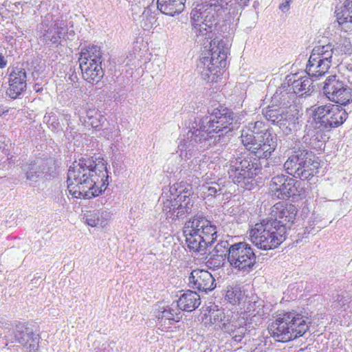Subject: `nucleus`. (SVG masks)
<instances>
[{
    "label": "nucleus",
    "instance_id": "1",
    "mask_svg": "<svg viewBox=\"0 0 352 352\" xmlns=\"http://www.w3.org/2000/svg\"><path fill=\"white\" fill-rule=\"evenodd\" d=\"M231 0H205L190 12L192 31L197 36H205L210 49L202 52L198 67L201 78L208 82H217L227 65L230 50L228 36L232 34L230 20Z\"/></svg>",
    "mask_w": 352,
    "mask_h": 352
},
{
    "label": "nucleus",
    "instance_id": "2",
    "mask_svg": "<svg viewBox=\"0 0 352 352\" xmlns=\"http://www.w3.org/2000/svg\"><path fill=\"white\" fill-rule=\"evenodd\" d=\"M107 163L96 154L78 155L67 172V189L77 199H90L102 195L109 186Z\"/></svg>",
    "mask_w": 352,
    "mask_h": 352
},
{
    "label": "nucleus",
    "instance_id": "3",
    "mask_svg": "<svg viewBox=\"0 0 352 352\" xmlns=\"http://www.w3.org/2000/svg\"><path fill=\"white\" fill-rule=\"evenodd\" d=\"M298 209L292 204L278 202L272 208L271 217L255 224L251 230L253 244L262 250H274L287 239L294 223Z\"/></svg>",
    "mask_w": 352,
    "mask_h": 352
},
{
    "label": "nucleus",
    "instance_id": "4",
    "mask_svg": "<svg viewBox=\"0 0 352 352\" xmlns=\"http://www.w3.org/2000/svg\"><path fill=\"white\" fill-rule=\"evenodd\" d=\"M241 116L225 104L215 102L206 113H197L191 122L195 127L209 136L208 141L219 145L226 144L233 131L241 124Z\"/></svg>",
    "mask_w": 352,
    "mask_h": 352
},
{
    "label": "nucleus",
    "instance_id": "5",
    "mask_svg": "<svg viewBox=\"0 0 352 352\" xmlns=\"http://www.w3.org/2000/svg\"><path fill=\"white\" fill-rule=\"evenodd\" d=\"M255 149L251 152L241 153L230 161L228 173L229 178L238 186L248 190H252L256 185L255 177L261 174V160L268 161L276 148L270 144L260 143L255 145ZM269 162L265 167H269Z\"/></svg>",
    "mask_w": 352,
    "mask_h": 352
},
{
    "label": "nucleus",
    "instance_id": "6",
    "mask_svg": "<svg viewBox=\"0 0 352 352\" xmlns=\"http://www.w3.org/2000/svg\"><path fill=\"white\" fill-rule=\"evenodd\" d=\"M179 179L169 186L162 189L160 201L162 202V211L166 219L172 221L182 220L188 216L195 201L192 180Z\"/></svg>",
    "mask_w": 352,
    "mask_h": 352
},
{
    "label": "nucleus",
    "instance_id": "7",
    "mask_svg": "<svg viewBox=\"0 0 352 352\" xmlns=\"http://www.w3.org/2000/svg\"><path fill=\"white\" fill-rule=\"evenodd\" d=\"M184 235L190 252L204 254L217 238L216 226L204 214H197L185 223Z\"/></svg>",
    "mask_w": 352,
    "mask_h": 352
},
{
    "label": "nucleus",
    "instance_id": "8",
    "mask_svg": "<svg viewBox=\"0 0 352 352\" xmlns=\"http://www.w3.org/2000/svg\"><path fill=\"white\" fill-rule=\"evenodd\" d=\"M322 161L313 151L302 144H296L287 154V160L283 167L289 175L301 180H310L319 173Z\"/></svg>",
    "mask_w": 352,
    "mask_h": 352
},
{
    "label": "nucleus",
    "instance_id": "9",
    "mask_svg": "<svg viewBox=\"0 0 352 352\" xmlns=\"http://www.w3.org/2000/svg\"><path fill=\"white\" fill-rule=\"evenodd\" d=\"M311 320L295 310L278 314L268 327L278 342H287L303 336L309 329Z\"/></svg>",
    "mask_w": 352,
    "mask_h": 352
},
{
    "label": "nucleus",
    "instance_id": "10",
    "mask_svg": "<svg viewBox=\"0 0 352 352\" xmlns=\"http://www.w3.org/2000/svg\"><path fill=\"white\" fill-rule=\"evenodd\" d=\"M312 108L311 126L327 132L342 126L349 116L345 109L336 104L315 105Z\"/></svg>",
    "mask_w": 352,
    "mask_h": 352
},
{
    "label": "nucleus",
    "instance_id": "11",
    "mask_svg": "<svg viewBox=\"0 0 352 352\" xmlns=\"http://www.w3.org/2000/svg\"><path fill=\"white\" fill-rule=\"evenodd\" d=\"M12 343L18 344L24 352H38L41 341L39 327L32 321L16 320L12 324Z\"/></svg>",
    "mask_w": 352,
    "mask_h": 352
},
{
    "label": "nucleus",
    "instance_id": "12",
    "mask_svg": "<svg viewBox=\"0 0 352 352\" xmlns=\"http://www.w3.org/2000/svg\"><path fill=\"white\" fill-rule=\"evenodd\" d=\"M294 177L283 173L273 177L270 182L272 195L281 200L305 198L308 193L307 184L305 180H297Z\"/></svg>",
    "mask_w": 352,
    "mask_h": 352
},
{
    "label": "nucleus",
    "instance_id": "13",
    "mask_svg": "<svg viewBox=\"0 0 352 352\" xmlns=\"http://www.w3.org/2000/svg\"><path fill=\"white\" fill-rule=\"evenodd\" d=\"M189 131L187 133V140H184L183 143L178 146L180 150V156L182 159L190 160L195 157H201L203 152L211 147L219 145L217 142H210L209 136L200 131L198 127L190 122L188 126Z\"/></svg>",
    "mask_w": 352,
    "mask_h": 352
},
{
    "label": "nucleus",
    "instance_id": "14",
    "mask_svg": "<svg viewBox=\"0 0 352 352\" xmlns=\"http://www.w3.org/2000/svg\"><path fill=\"white\" fill-rule=\"evenodd\" d=\"M24 177L30 186L42 179H51L57 175L55 161L52 158H36L21 164Z\"/></svg>",
    "mask_w": 352,
    "mask_h": 352
},
{
    "label": "nucleus",
    "instance_id": "15",
    "mask_svg": "<svg viewBox=\"0 0 352 352\" xmlns=\"http://www.w3.org/2000/svg\"><path fill=\"white\" fill-rule=\"evenodd\" d=\"M265 119L272 124L278 126L285 134L289 135L300 130L298 111L296 109L274 108L267 107L262 110Z\"/></svg>",
    "mask_w": 352,
    "mask_h": 352
},
{
    "label": "nucleus",
    "instance_id": "16",
    "mask_svg": "<svg viewBox=\"0 0 352 352\" xmlns=\"http://www.w3.org/2000/svg\"><path fill=\"white\" fill-rule=\"evenodd\" d=\"M333 54L336 55V52L333 45L330 43L315 46L307 64V74L316 79L324 76L331 66Z\"/></svg>",
    "mask_w": 352,
    "mask_h": 352
},
{
    "label": "nucleus",
    "instance_id": "17",
    "mask_svg": "<svg viewBox=\"0 0 352 352\" xmlns=\"http://www.w3.org/2000/svg\"><path fill=\"white\" fill-rule=\"evenodd\" d=\"M228 263L231 267L243 273L251 272L256 263V256L252 245L245 241L234 243Z\"/></svg>",
    "mask_w": 352,
    "mask_h": 352
},
{
    "label": "nucleus",
    "instance_id": "18",
    "mask_svg": "<svg viewBox=\"0 0 352 352\" xmlns=\"http://www.w3.org/2000/svg\"><path fill=\"white\" fill-rule=\"evenodd\" d=\"M324 96L336 104L346 106L352 102V88L336 75L329 76L323 82Z\"/></svg>",
    "mask_w": 352,
    "mask_h": 352
},
{
    "label": "nucleus",
    "instance_id": "19",
    "mask_svg": "<svg viewBox=\"0 0 352 352\" xmlns=\"http://www.w3.org/2000/svg\"><path fill=\"white\" fill-rule=\"evenodd\" d=\"M80 120L85 126L101 131V135L107 140L113 139L116 135L113 133L117 131L116 124H110L98 109H89L86 111L85 116H80Z\"/></svg>",
    "mask_w": 352,
    "mask_h": 352
},
{
    "label": "nucleus",
    "instance_id": "20",
    "mask_svg": "<svg viewBox=\"0 0 352 352\" xmlns=\"http://www.w3.org/2000/svg\"><path fill=\"white\" fill-rule=\"evenodd\" d=\"M8 87L6 94L11 99L22 98L27 89V73L19 66H10L7 69Z\"/></svg>",
    "mask_w": 352,
    "mask_h": 352
},
{
    "label": "nucleus",
    "instance_id": "21",
    "mask_svg": "<svg viewBox=\"0 0 352 352\" xmlns=\"http://www.w3.org/2000/svg\"><path fill=\"white\" fill-rule=\"evenodd\" d=\"M188 285L198 292L208 294L216 287L215 279L212 275L204 270L196 269L191 272L188 277Z\"/></svg>",
    "mask_w": 352,
    "mask_h": 352
},
{
    "label": "nucleus",
    "instance_id": "22",
    "mask_svg": "<svg viewBox=\"0 0 352 352\" xmlns=\"http://www.w3.org/2000/svg\"><path fill=\"white\" fill-rule=\"evenodd\" d=\"M67 22L66 20L57 19L49 26L43 34V39L49 47H57L63 44V39H65V33L67 30Z\"/></svg>",
    "mask_w": 352,
    "mask_h": 352
},
{
    "label": "nucleus",
    "instance_id": "23",
    "mask_svg": "<svg viewBox=\"0 0 352 352\" xmlns=\"http://www.w3.org/2000/svg\"><path fill=\"white\" fill-rule=\"evenodd\" d=\"M326 132L324 130L311 126V129H309L302 138L305 144L303 146L310 151H324L327 139H328Z\"/></svg>",
    "mask_w": 352,
    "mask_h": 352
},
{
    "label": "nucleus",
    "instance_id": "24",
    "mask_svg": "<svg viewBox=\"0 0 352 352\" xmlns=\"http://www.w3.org/2000/svg\"><path fill=\"white\" fill-rule=\"evenodd\" d=\"M91 61L92 63L82 61V63L80 64V68L84 80L94 85L102 79L104 72L102 67V62Z\"/></svg>",
    "mask_w": 352,
    "mask_h": 352
},
{
    "label": "nucleus",
    "instance_id": "25",
    "mask_svg": "<svg viewBox=\"0 0 352 352\" xmlns=\"http://www.w3.org/2000/svg\"><path fill=\"white\" fill-rule=\"evenodd\" d=\"M182 318V315L179 310L176 311L170 307H167L158 311L156 315V322L159 329L162 331H167L171 328L174 322L180 321Z\"/></svg>",
    "mask_w": 352,
    "mask_h": 352
},
{
    "label": "nucleus",
    "instance_id": "26",
    "mask_svg": "<svg viewBox=\"0 0 352 352\" xmlns=\"http://www.w3.org/2000/svg\"><path fill=\"white\" fill-rule=\"evenodd\" d=\"M201 304L200 295L196 291L188 289L179 296L177 300L179 310L192 312L197 309Z\"/></svg>",
    "mask_w": 352,
    "mask_h": 352
},
{
    "label": "nucleus",
    "instance_id": "27",
    "mask_svg": "<svg viewBox=\"0 0 352 352\" xmlns=\"http://www.w3.org/2000/svg\"><path fill=\"white\" fill-rule=\"evenodd\" d=\"M296 96L295 91L289 89H281L278 87L273 96L272 97V105L268 107H274V108H282L283 109H289L294 103Z\"/></svg>",
    "mask_w": 352,
    "mask_h": 352
},
{
    "label": "nucleus",
    "instance_id": "28",
    "mask_svg": "<svg viewBox=\"0 0 352 352\" xmlns=\"http://www.w3.org/2000/svg\"><path fill=\"white\" fill-rule=\"evenodd\" d=\"M186 0H157V10L162 14L175 16L185 9Z\"/></svg>",
    "mask_w": 352,
    "mask_h": 352
},
{
    "label": "nucleus",
    "instance_id": "29",
    "mask_svg": "<svg viewBox=\"0 0 352 352\" xmlns=\"http://www.w3.org/2000/svg\"><path fill=\"white\" fill-rule=\"evenodd\" d=\"M213 314L214 312L210 314V319L212 320V318L213 317L214 323H217V322H221L219 327L223 331L229 333L230 336H232V338L235 342H239L242 340L245 336V333L241 331L240 333L239 327H237L236 325H234L231 322H223L221 315L223 314V313L222 311L217 310V314L215 315Z\"/></svg>",
    "mask_w": 352,
    "mask_h": 352
},
{
    "label": "nucleus",
    "instance_id": "30",
    "mask_svg": "<svg viewBox=\"0 0 352 352\" xmlns=\"http://www.w3.org/2000/svg\"><path fill=\"white\" fill-rule=\"evenodd\" d=\"M91 60L102 62V53L100 47L97 45L89 44L81 49L79 63H82V61L92 63Z\"/></svg>",
    "mask_w": 352,
    "mask_h": 352
},
{
    "label": "nucleus",
    "instance_id": "31",
    "mask_svg": "<svg viewBox=\"0 0 352 352\" xmlns=\"http://www.w3.org/2000/svg\"><path fill=\"white\" fill-rule=\"evenodd\" d=\"M312 78H316L309 76V77L304 76L297 79L293 90L295 91L296 97H307L311 95L315 87L313 85L314 80Z\"/></svg>",
    "mask_w": 352,
    "mask_h": 352
},
{
    "label": "nucleus",
    "instance_id": "32",
    "mask_svg": "<svg viewBox=\"0 0 352 352\" xmlns=\"http://www.w3.org/2000/svg\"><path fill=\"white\" fill-rule=\"evenodd\" d=\"M110 213L106 210H93L86 216L87 223L91 227L104 228L110 219Z\"/></svg>",
    "mask_w": 352,
    "mask_h": 352
},
{
    "label": "nucleus",
    "instance_id": "33",
    "mask_svg": "<svg viewBox=\"0 0 352 352\" xmlns=\"http://www.w3.org/2000/svg\"><path fill=\"white\" fill-rule=\"evenodd\" d=\"M261 311L263 312V309H259L256 314L252 313L248 315L249 318L247 317L246 321H245L244 326L239 327V333H241V331L245 333V334L248 332L250 333L252 330L255 329L253 324L254 323L256 326L261 322Z\"/></svg>",
    "mask_w": 352,
    "mask_h": 352
},
{
    "label": "nucleus",
    "instance_id": "34",
    "mask_svg": "<svg viewBox=\"0 0 352 352\" xmlns=\"http://www.w3.org/2000/svg\"><path fill=\"white\" fill-rule=\"evenodd\" d=\"M205 164L206 162L202 161V158L201 157H195V158L192 159L188 164V170L190 173H192V175H187V176L182 180L188 181V179H190L192 182L194 177L195 179H199L198 174H201L200 171Z\"/></svg>",
    "mask_w": 352,
    "mask_h": 352
},
{
    "label": "nucleus",
    "instance_id": "35",
    "mask_svg": "<svg viewBox=\"0 0 352 352\" xmlns=\"http://www.w3.org/2000/svg\"><path fill=\"white\" fill-rule=\"evenodd\" d=\"M232 241L233 238L227 235L226 239L219 240L213 249L214 253L222 254L223 256L226 257L228 262V254H230V251L234 243H232Z\"/></svg>",
    "mask_w": 352,
    "mask_h": 352
},
{
    "label": "nucleus",
    "instance_id": "36",
    "mask_svg": "<svg viewBox=\"0 0 352 352\" xmlns=\"http://www.w3.org/2000/svg\"><path fill=\"white\" fill-rule=\"evenodd\" d=\"M241 142L245 148L251 152V150L255 149V145L258 142L257 136L244 127L241 135Z\"/></svg>",
    "mask_w": 352,
    "mask_h": 352
},
{
    "label": "nucleus",
    "instance_id": "37",
    "mask_svg": "<svg viewBox=\"0 0 352 352\" xmlns=\"http://www.w3.org/2000/svg\"><path fill=\"white\" fill-rule=\"evenodd\" d=\"M207 258L206 265L214 270L223 267L227 260L226 257L223 256L222 254L214 253V250L209 253Z\"/></svg>",
    "mask_w": 352,
    "mask_h": 352
},
{
    "label": "nucleus",
    "instance_id": "38",
    "mask_svg": "<svg viewBox=\"0 0 352 352\" xmlns=\"http://www.w3.org/2000/svg\"><path fill=\"white\" fill-rule=\"evenodd\" d=\"M333 50L336 56L342 54L351 55L352 54V44L349 38L346 37L340 38L339 41L336 43V46L333 45Z\"/></svg>",
    "mask_w": 352,
    "mask_h": 352
},
{
    "label": "nucleus",
    "instance_id": "39",
    "mask_svg": "<svg viewBox=\"0 0 352 352\" xmlns=\"http://www.w3.org/2000/svg\"><path fill=\"white\" fill-rule=\"evenodd\" d=\"M44 122H46L48 127L54 132L63 131L60 128V124L58 116L54 113H47L44 116Z\"/></svg>",
    "mask_w": 352,
    "mask_h": 352
},
{
    "label": "nucleus",
    "instance_id": "40",
    "mask_svg": "<svg viewBox=\"0 0 352 352\" xmlns=\"http://www.w3.org/2000/svg\"><path fill=\"white\" fill-rule=\"evenodd\" d=\"M258 142L270 144L271 147L276 149L277 148V135L272 129L265 131V133L258 136Z\"/></svg>",
    "mask_w": 352,
    "mask_h": 352
},
{
    "label": "nucleus",
    "instance_id": "41",
    "mask_svg": "<svg viewBox=\"0 0 352 352\" xmlns=\"http://www.w3.org/2000/svg\"><path fill=\"white\" fill-rule=\"evenodd\" d=\"M242 298L243 294L239 287H231L226 292V299L232 305L240 303Z\"/></svg>",
    "mask_w": 352,
    "mask_h": 352
},
{
    "label": "nucleus",
    "instance_id": "42",
    "mask_svg": "<svg viewBox=\"0 0 352 352\" xmlns=\"http://www.w3.org/2000/svg\"><path fill=\"white\" fill-rule=\"evenodd\" d=\"M245 127L257 137L271 129L267 128L265 123L262 121L250 122Z\"/></svg>",
    "mask_w": 352,
    "mask_h": 352
},
{
    "label": "nucleus",
    "instance_id": "43",
    "mask_svg": "<svg viewBox=\"0 0 352 352\" xmlns=\"http://www.w3.org/2000/svg\"><path fill=\"white\" fill-rule=\"evenodd\" d=\"M335 13L336 14L337 21L340 25H343L347 23H352V21L350 19L351 14H348V12H346V10H344L342 7H336Z\"/></svg>",
    "mask_w": 352,
    "mask_h": 352
},
{
    "label": "nucleus",
    "instance_id": "44",
    "mask_svg": "<svg viewBox=\"0 0 352 352\" xmlns=\"http://www.w3.org/2000/svg\"><path fill=\"white\" fill-rule=\"evenodd\" d=\"M340 309L346 310V307L351 302V296L347 292H342L337 296L336 300Z\"/></svg>",
    "mask_w": 352,
    "mask_h": 352
},
{
    "label": "nucleus",
    "instance_id": "45",
    "mask_svg": "<svg viewBox=\"0 0 352 352\" xmlns=\"http://www.w3.org/2000/svg\"><path fill=\"white\" fill-rule=\"evenodd\" d=\"M296 74L293 75H287L284 80V82L281 84V89H289L293 91L294 88V85H296V82H297Z\"/></svg>",
    "mask_w": 352,
    "mask_h": 352
},
{
    "label": "nucleus",
    "instance_id": "46",
    "mask_svg": "<svg viewBox=\"0 0 352 352\" xmlns=\"http://www.w3.org/2000/svg\"><path fill=\"white\" fill-rule=\"evenodd\" d=\"M122 165V157L116 160H113L112 162V166L115 174H119L120 173V171L123 169Z\"/></svg>",
    "mask_w": 352,
    "mask_h": 352
},
{
    "label": "nucleus",
    "instance_id": "47",
    "mask_svg": "<svg viewBox=\"0 0 352 352\" xmlns=\"http://www.w3.org/2000/svg\"><path fill=\"white\" fill-rule=\"evenodd\" d=\"M311 233V230H309V227H305L303 228L302 232H299L298 233V239L295 240L296 243H298L300 241L302 240L304 238H307L308 234Z\"/></svg>",
    "mask_w": 352,
    "mask_h": 352
},
{
    "label": "nucleus",
    "instance_id": "48",
    "mask_svg": "<svg viewBox=\"0 0 352 352\" xmlns=\"http://www.w3.org/2000/svg\"><path fill=\"white\" fill-rule=\"evenodd\" d=\"M153 8L154 7L153 6L146 8L142 13V15L149 20L151 19H155V12L152 11Z\"/></svg>",
    "mask_w": 352,
    "mask_h": 352
},
{
    "label": "nucleus",
    "instance_id": "49",
    "mask_svg": "<svg viewBox=\"0 0 352 352\" xmlns=\"http://www.w3.org/2000/svg\"><path fill=\"white\" fill-rule=\"evenodd\" d=\"M348 12V14H351V20L352 21V1L345 0L344 3L340 6Z\"/></svg>",
    "mask_w": 352,
    "mask_h": 352
},
{
    "label": "nucleus",
    "instance_id": "50",
    "mask_svg": "<svg viewBox=\"0 0 352 352\" xmlns=\"http://www.w3.org/2000/svg\"><path fill=\"white\" fill-rule=\"evenodd\" d=\"M75 34V32L73 30H69V29L67 28V30L65 31L64 35L65 39H63V42L67 40L73 41L74 39Z\"/></svg>",
    "mask_w": 352,
    "mask_h": 352
},
{
    "label": "nucleus",
    "instance_id": "51",
    "mask_svg": "<svg viewBox=\"0 0 352 352\" xmlns=\"http://www.w3.org/2000/svg\"><path fill=\"white\" fill-rule=\"evenodd\" d=\"M292 0H284L279 6V9L283 12H286L289 9L290 3Z\"/></svg>",
    "mask_w": 352,
    "mask_h": 352
},
{
    "label": "nucleus",
    "instance_id": "52",
    "mask_svg": "<svg viewBox=\"0 0 352 352\" xmlns=\"http://www.w3.org/2000/svg\"><path fill=\"white\" fill-rule=\"evenodd\" d=\"M221 190V188H217L216 187H214V186H209L208 188V195H211V196H215L217 194L220 195L221 193L220 192Z\"/></svg>",
    "mask_w": 352,
    "mask_h": 352
},
{
    "label": "nucleus",
    "instance_id": "53",
    "mask_svg": "<svg viewBox=\"0 0 352 352\" xmlns=\"http://www.w3.org/2000/svg\"><path fill=\"white\" fill-rule=\"evenodd\" d=\"M96 352H113V350L109 344H103L102 348L98 349Z\"/></svg>",
    "mask_w": 352,
    "mask_h": 352
},
{
    "label": "nucleus",
    "instance_id": "54",
    "mask_svg": "<svg viewBox=\"0 0 352 352\" xmlns=\"http://www.w3.org/2000/svg\"><path fill=\"white\" fill-rule=\"evenodd\" d=\"M8 60L6 57L0 53V69H3L7 66Z\"/></svg>",
    "mask_w": 352,
    "mask_h": 352
},
{
    "label": "nucleus",
    "instance_id": "55",
    "mask_svg": "<svg viewBox=\"0 0 352 352\" xmlns=\"http://www.w3.org/2000/svg\"><path fill=\"white\" fill-rule=\"evenodd\" d=\"M62 115L64 120L66 121L67 126L70 124L71 115L67 111H63Z\"/></svg>",
    "mask_w": 352,
    "mask_h": 352
},
{
    "label": "nucleus",
    "instance_id": "56",
    "mask_svg": "<svg viewBox=\"0 0 352 352\" xmlns=\"http://www.w3.org/2000/svg\"><path fill=\"white\" fill-rule=\"evenodd\" d=\"M236 3H237L241 8H245L248 5V3L250 0H234Z\"/></svg>",
    "mask_w": 352,
    "mask_h": 352
},
{
    "label": "nucleus",
    "instance_id": "57",
    "mask_svg": "<svg viewBox=\"0 0 352 352\" xmlns=\"http://www.w3.org/2000/svg\"><path fill=\"white\" fill-rule=\"evenodd\" d=\"M34 91H35L36 93H41L43 90V88L41 84L35 83L33 87Z\"/></svg>",
    "mask_w": 352,
    "mask_h": 352
},
{
    "label": "nucleus",
    "instance_id": "58",
    "mask_svg": "<svg viewBox=\"0 0 352 352\" xmlns=\"http://www.w3.org/2000/svg\"><path fill=\"white\" fill-rule=\"evenodd\" d=\"M315 225H316L315 221H309V225L307 227H309V230H311V234H314L313 232L315 230V228H314Z\"/></svg>",
    "mask_w": 352,
    "mask_h": 352
},
{
    "label": "nucleus",
    "instance_id": "59",
    "mask_svg": "<svg viewBox=\"0 0 352 352\" xmlns=\"http://www.w3.org/2000/svg\"><path fill=\"white\" fill-rule=\"evenodd\" d=\"M126 97H122V96L120 95H116L115 94L113 96V98H114V100L116 101V102H121V100L123 99V98H125Z\"/></svg>",
    "mask_w": 352,
    "mask_h": 352
},
{
    "label": "nucleus",
    "instance_id": "60",
    "mask_svg": "<svg viewBox=\"0 0 352 352\" xmlns=\"http://www.w3.org/2000/svg\"><path fill=\"white\" fill-rule=\"evenodd\" d=\"M8 112V110H5L1 106H0V116Z\"/></svg>",
    "mask_w": 352,
    "mask_h": 352
},
{
    "label": "nucleus",
    "instance_id": "61",
    "mask_svg": "<svg viewBox=\"0 0 352 352\" xmlns=\"http://www.w3.org/2000/svg\"><path fill=\"white\" fill-rule=\"evenodd\" d=\"M258 6V2L257 1H254L253 7L256 9Z\"/></svg>",
    "mask_w": 352,
    "mask_h": 352
},
{
    "label": "nucleus",
    "instance_id": "62",
    "mask_svg": "<svg viewBox=\"0 0 352 352\" xmlns=\"http://www.w3.org/2000/svg\"><path fill=\"white\" fill-rule=\"evenodd\" d=\"M75 78H77L76 75H74V74H72V75L70 76V79H71L72 81H74V79H75Z\"/></svg>",
    "mask_w": 352,
    "mask_h": 352
},
{
    "label": "nucleus",
    "instance_id": "63",
    "mask_svg": "<svg viewBox=\"0 0 352 352\" xmlns=\"http://www.w3.org/2000/svg\"><path fill=\"white\" fill-rule=\"evenodd\" d=\"M72 128L69 125V126H67V131L68 130H72Z\"/></svg>",
    "mask_w": 352,
    "mask_h": 352
}]
</instances>
